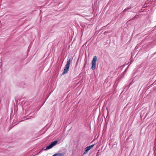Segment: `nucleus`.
<instances>
[{
  "instance_id": "nucleus-13",
  "label": "nucleus",
  "mask_w": 156,
  "mask_h": 156,
  "mask_svg": "<svg viewBox=\"0 0 156 156\" xmlns=\"http://www.w3.org/2000/svg\"><path fill=\"white\" fill-rule=\"evenodd\" d=\"M41 151H39L37 154H38L39 153H40V152H41Z\"/></svg>"
},
{
  "instance_id": "nucleus-10",
  "label": "nucleus",
  "mask_w": 156,
  "mask_h": 156,
  "mask_svg": "<svg viewBox=\"0 0 156 156\" xmlns=\"http://www.w3.org/2000/svg\"><path fill=\"white\" fill-rule=\"evenodd\" d=\"M135 18V16L132 19H131V20H132V19H133Z\"/></svg>"
},
{
  "instance_id": "nucleus-7",
  "label": "nucleus",
  "mask_w": 156,
  "mask_h": 156,
  "mask_svg": "<svg viewBox=\"0 0 156 156\" xmlns=\"http://www.w3.org/2000/svg\"><path fill=\"white\" fill-rule=\"evenodd\" d=\"M151 1V0H147V1L145 2V4H147L148 3H149V2H148V1Z\"/></svg>"
},
{
  "instance_id": "nucleus-1",
  "label": "nucleus",
  "mask_w": 156,
  "mask_h": 156,
  "mask_svg": "<svg viewBox=\"0 0 156 156\" xmlns=\"http://www.w3.org/2000/svg\"><path fill=\"white\" fill-rule=\"evenodd\" d=\"M70 61L71 59L69 58L67 61L66 64L65 66V68L62 75H64L68 73L69 68L70 65L71 63Z\"/></svg>"
},
{
  "instance_id": "nucleus-6",
  "label": "nucleus",
  "mask_w": 156,
  "mask_h": 156,
  "mask_svg": "<svg viewBox=\"0 0 156 156\" xmlns=\"http://www.w3.org/2000/svg\"><path fill=\"white\" fill-rule=\"evenodd\" d=\"M131 6H129V7H128V8L125 9L123 11V12H125V11H127V10H128V9H131Z\"/></svg>"
},
{
  "instance_id": "nucleus-14",
  "label": "nucleus",
  "mask_w": 156,
  "mask_h": 156,
  "mask_svg": "<svg viewBox=\"0 0 156 156\" xmlns=\"http://www.w3.org/2000/svg\"><path fill=\"white\" fill-rule=\"evenodd\" d=\"M106 33V31H105V32L104 33V34H105V33Z\"/></svg>"
},
{
  "instance_id": "nucleus-2",
  "label": "nucleus",
  "mask_w": 156,
  "mask_h": 156,
  "mask_svg": "<svg viewBox=\"0 0 156 156\" xmlns=\"http://www.w3.org/2000/svg\"><path fill=\"white\" fill-rule=\"evenodd\" d=\"M97 60V56H94L91 62L92 66L91 69L92 70H94L96 68V64Z\"/></svg>"
},
{
  "instance_id": "nucleus-5",
  "label": "nucleus",
  "mask_w": 156,
  "mask_h": 156,
  "mask_svg": "<svg viewBox=\"0 0 156 156\" xmlns=\"http://www.w3.org/2000/svg\"><path fill=\"white\" fill-rule=\"evenodd\" d=\"M66 153V152H63L62 153H57L54 154L52 156H64Z\"/></svg>"
},
{
  "instance_id": "nucleus-4",
  "label": "nucleus",
  "mask_w": 156,
  "mask_h": 156,
  "mask_svg": "<svg viewBox=\"0 0 156 156\" xmlns=\"http://www.w3.org/2000/svg\"><path fill=\"white\" fill-rule=\"evenodd\" d=\"M94 144H93L89 146H88L86 147L85 148V151L83 153V154H86L90 149L91 148H92L94 147Z\"/></svg>"
},
{
  "instance_id": "nucleus-12",
  "label": "nucleus",
  "mask_w": 156,
  "mask_h": 156,
  "mask_svg": "<svg viewBox=\"0 0 156 156\" xmlns=\"http://www.w3.org/2000/svg\"><path fill=\"white\" fill-rule=\"evenodd\" d=\"M151 1H148V2L151 3Z\"/></svg>"
},
{
  "instance_id": "nucleus-11",
  "label": "nucleus",
  "mask_w": 156,
  "mask_h": 156,
  "mask_svg": "<svg viewBox=\"0 0 156 156\" xmlns=\"http://www.w3.org/2000/svg\"><path fill=\"white\" fill-rule=\"evenodd\" d=\"M86 62H85V64H84V66L86 65Z\"/></svg>"
},
{
  "instance_id": "nucleus-8",
  "label": "nucleus",
  "mask_w": 156,
  "mask_h": 156,
  "mask_svg": "<svg viewBox=\"0 0 156 156\" xmlns=\"http://www.w3.org/2000/svg\"><path fill=\"white\" fill-rule=\"evenodd\" d=\"M98 154H99V153H98V152H97V155H96V156H99Z\"/></svg>"
},
{
  "instance_id": "nucleus-9",
  "label": "nucleus",
  "mask_w": 156,
  "mask_h": 156,
  "mask_svg": "<svg viewBox=\"0 0 156 156\" xmlns=\"http://www.w3.org/2000/svg\"><path fill=\"white\" fill-rule=\"evenodd\" d=\"M152 2H155V0H152Z\"/></svg>"
},
{
  "instance_id": "nucleus-3",
  "label": "nucleus",
  "mask_w": 156,
  "mask_h": 156,
  "mask_svg": "<svg viewBox=\"0 0 156 156\" xmlns=\"http://www.w3.org/2000/svg\"><path fill=\"white\" fill-rule=\"evenodd\" d=\"M58 143L57 140H55L53 141L49 145L47 146L45 149H44V150H46L48 149H49L52 148L55 145Z\"/></svg>"
}]
</instances>
